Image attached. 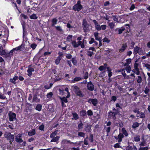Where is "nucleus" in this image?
<instances>
[{"label":"nucleus","instance_id":"42","mask_svg":"<svg viewBox=\"0 0 150 150\" xmlns=\"http://www.w3.org/2000/svg\"><path fill=\"white\" fill-rule=\"evenodd\" d=\"M30 18L31 19H37L38 17L37 16L36 14H33L30 16Z\"/></svg>","mask_w":150,"mask_h":150},{"label":"nucleus","instance_id":"27","mask_svg":"<svg viewBox=\"0 0 150 150\" xmlns=\"http://www.w3.org/2000/svg\"><path fill=\"white\" fill-rule=\"evenodd\" d=\"M70 143H71V142L66 139L63 140L61 142L62 144H65L68 143L70 144Z\"/></svg>","mask_w":150,"mask_h":150},{"label":"nucleus","instance_id":"9","mask_svg":"<svg viewBox=\"0 0 150 150\" xmlns=\"http://www.w3.org/2000/svg\"><path fill=\"white\" fill-rule=\"evenodd\" d=\"M60 98L61 100V104L62 106L63 107H65L66 105L64 103H67L68 102L67 99L65 97L63 98L60 97Z\"/></svg>","mask_w":150,"mask_h":150},{"label":"nucleus","instance_id":"2","mask_svg":"<svg viewBox=\"0 0 150 150\" xmlns=\"http://www.w3.org/2000/svg\"><path fill=\"white\" fill-rule=\"evenodd\" d=\"M81 4V1L80 0H78L77 4L73 6V10L77 11H79L81 10L83 8V6Z\"/></svg>","mask_w":150,"mask_h":150},{"label":"nucleus","instance_id":"37","mask_svg":"<svg viewBox=\"0 0 150 150\" xmlns=\"http://www.w3.org/2000/svg\"><path fill=\"white\" fill-rule=\"evenodd\" d=\"M108 25L109 26L110 28L111 29H112L115 26V24L112 22L108 23Z\"/></svg>","mask_w":150,"mask_h":150},{"label":"nucleus","instance_id":"58","mask_svg":"<svg viewBox=\"0 0 150 150\" xmlns=\"http://www.w3.org/2000/svg\"><path fill=\"white\" fill-rule=\"evenodd\" d=\"M144 66L146 68L148 71L150 70V65L147 64H145Z\"/></svg>","mask_w":150,"mask_h":150},{"label":"nucleus","instance_id":"14","mask_svg":"<svg viewBox=\"0 0 150 150\" xmlns=\"http://www.w3.org/2000/svg\"><path fill=\"white\" fill-rule=\"evenodd\" d=\"M18 79V77L17 76H15L13 79H10L9 81L13 84H15L16 82V81Z\"/></svg>","mask_w":150,"mask_h":150},{"label":"nucleus","instance_id":"5","mask_svg":"<svg viewBox=\"0 0 150 150\" xmlns=\"http://www.w3.org/2000/svg\"><path fill=\"white\" fill-rule=\"evenodd\" d=\"M125 30V28L122 27L121 28H117L115 29L114 30L117 34H120Z\"/></svg>","mask_w":150,"mask_h":150},{"label":"nucleus","instance_id":"59","mask_svg":"<svg viewBox=\"0 0 150 150\" xmlns=\"http://www.w3.org/2000/svg\"><path fill=\"white\" fill-rule=\"evenodd\" d=\"M110 41V40L106 38H105L103 39V42H106L107 43H109Z\"/></svg>","mask_w":150,"mask_h":150},{"label":"nucleus","instance_id":"43","mask_svg":"<svg viewBox=\"0 0 150 150\" xmlns=\"http://www.w3.org/2000/svg\"><path fill=\"white\" fill-rule=\"evenodd\" d=\"M137 60L135 61V63L134 65V68L135 69H139L138 67L139 64L138 63H137Z\"/></svg>","mask_w":150,"mask_h":150},{"label":"nucleus","instance_id":"18","mask_svg":"<svg viewBox=\"0 0 150 150\" xmlns=\"http://www.w3.org/2000/svg\"><path fill=\"white\" fill-rule=\"evenodd\" d=\"M127 47V45L126 44H124L122 45L121 48L119 50V52H122L124 51Z\"/></svg>","mask_w":150,"mask_h":150},{"label":"nucleus","instance_id":"55","mask_svg":"<svg viewBox=\"0 0 150 150\" xmlns=\"http://www.w3.org/2000/svg\"><path fill=\"white\" fill-rule=\"evenodd\" d=\"M71 61H72V62L73 64H74V65H76V64H77V61L74 58H72Z\"/></svg>","mask_w":150,"mask_h":150},{"label":"nucleus","instance_id":"38","mask_svg":"<svg viewBox=\"0 0 150 150\" xmlns=\"http://www.w3.org/2000/svg\"><path fill=\"white\" fill-rule=\"evenodd\" d=\"M23 38H24V37L26 35L27 32L26 31V29L25 28L24 26H23Z\"/></svg>","mask_w":150,"mask_h":150},{"label":"nucleus","instance_id":"47","mask_svg":"<svg viewBox=\"0 0 150 150\" xmlns=\"http://www.w3.org/2000/svg\"><path fill=\"white\" fill-rule=\"evenodd\" d=\"M44 125L43 124H42L39 127V129L41 130L44 131Z\"/></svg>","mask_w":150,"mask_h":150},{"label":"nucleus","instance_id":"15","mask_svg":"<svg viewBox=\"0 0 150 150\" xmlns=\"http://www.w3.org/2000/svg\"><path fill=\"white\" fill-rule=\"evenodd\" d=\"M40 101V99L38 98L37 96L35 95L33 96L32 100L33 102L39 103Z\"/></svg>","mask_w":150,"mask_h":150},{"label":"nucleus","instance_id":"36","mask_svg":"<svg viewBox=\"0 0 150 150\" xmlns=\"http://www.w3.org/2000/svg\"><path fill=\"white\" fill-rule=\"evenodd\" d=\"M24 46V45H23V44H22L20 46H18L15 49H13V50H16L17 51L19 50H21V48H22V47H23Z\"/></svg>","mask_w":150,"mask_h":150},{"label":"nucleus","instance_id":"8","mask_svg":"<svg viewBox=\"0 0 150 150\" xmlns=\"http://www.w3.org/2000/svg\"><path fill=\"white\" fill-rule=\"evenodd\" d=\"M88 102L89 103H92L94 106H96L98 103V100L96 98L89 99Z\"/></svg>","mask_w":150,"mask_h":150},{"label":"nucleus","instance_id":"46","mask_svg":"<svg viewBox=\"0 0 150 150\" xmlns=\"http://www.w3.org/2000/svg\"><path fill=\"white\" fill-rule=\"evenodd\" d=\"M87 113L88 115V116H91L93 115V112L91 110H88L87 111Z\"/></svg>","mask_w":150,"mask_h":150},{"label":"nucleus","instance_id":"53","mask_svg":"<svg viewBox=\"0 0 150 150\" xmlns=\"http://www.w3.org/2000/svg\"><path fill=\"white\" fill-rule=\"evenodd\" d=\"M37 46V45L36 44L33 43L30 45V47L32 48L33 50H34L35 49Z\"/></svg>","mask_w":150,"mask_h":150},{"label":"nucleus","instance_id":"54","mask_svg":"<svg viewBox=\"0 0 150 150\" xmlns=\"http://www.w3.org/2000/svg\"><path fill=\"white\" fill-rule=\"evenodd\" d=\"M149 91V89L147 87H146L144 90V93L145 94H148Z\"/></svg>","mask_w":150,"mask_h":150},{"label":"nucleus","instance_id":"41","mask_svg":"<svg viewBox=\"0 0 150 150\" xmlns=\"http://www.w3.org/2000/svg\"><path fill=\"white\" fill-rule=\"evenodd\" d=\"M142 78L141 76H137V82L138 83H140L142 82Z\"/></svg>","mask_w":150,"mask_h":150},{"label":"nucleus","instance_id":"34","mask_svg":"<svg viewBox=\"0 0 150 150\" xmlns=\"http://www.w3.org/2000/svg\"><path fill=\"white\" fill-rule=\"evenodd\" d=\"M61 58V57H57L55 61V63L57 65H58L59 64Z\"/></svg>","mask_w":150,"mask_h":150},{"label":"nucleus","instance_id":"21","mask_svg":"<svg viewBox=\"0 0 150 150\" xmlns=\"http://www.w3.org/2000/svg\"><path fill=\"white\" fill-rule=\"evenodd\" d=\"M85 130L86 132H89L91 131V127L89 125H87L85 126Z\"/></svg>","mask_w":150,"mask_h":150},{"label":"nucleus","instance_id":"40","mask_svg":"<svg viewBox=\"0 0 150 150\" xmlns=\"http://www.w3.org/2000/svg\"><path fill=\"white\" fill-rule=\"evenodd\" d=\"M53 95V93L52 92H50L49 93H48L47 95V98H49V99H51L52 98V96Z\"/></svg>","mask_w":150,"mask_h":150},{"label":"nucleus","instance_id":"33","mask_svg":"<svg viewBox=\"0 0 150 150\" xmlns=\"http://www.w3.org/2000/svg\"><path fill=\"white\" fill-rule=\"evenodd\" d=\"M57 132L56 131L52 132L50 135V137L52 139L55 137V136L57 135Z\"/></svg>","mask_w":150,"mask_h":150},{"label":"nucleus","instance_id":"30","mask_svg":"<svg viewBox=\"0 0 150 150\" xmlns=\"http://www.w3.org/2000/svg\"><path fill=\"white\" fill-rule=\"evenodd\" d=\"M78 137H84L85 135V134L82 132H79L78 134Z\"/></svg>","mask_w":150,"mask_h":150},{"label":"nucleus","instance_id":"10","mask_svg":"<svg viewBox=\"0 0 150 150\" xmlns=\"http://www.w3.org/2000/svg\"><path fill=\"white\" fill-rule=\"evenodd\" d=\"M124 137V135L123 134L120 133L117 137H115V138L117 140H118L119 142H120L122 141V138Z\"/></svg>","mask_w":150,"mask_h":150},{"label":"nucleus","instance_id":"52","mask_svg":"<svg viewBox=\"0 0 150 150\" xmlns=\"http://www.w3.org/2000/svg\"><path fill=\"white\" fill-rule=\"evenodd\" d=\"M89 140L91 142H93V134H91L89 138Z\"/></svg>","mask_w":150,"mask_h":150},{"label":"nucleus","instance_id":"24","mask_svg":"<svg viewBox=\"0 0 150 150\" xmlns=\"http://www.w3.org/2000/svg\"><path fill=\"white\" fill-rule=\"evenodd\" d=\"M42 107V106L41 104H38L37 105L35 108V109L39 111H40L41 110Z\"/></svg>","mask_w":150,"mask_h":150},{"label":"nucleus","instance_id":"39","mask_svg":"<svg viewBox=\"0 0 150 150\" xmlns=\"http://www.w3.org/2000/svg\"><path fill=\"white\" fill-rule=\"evenodd\" d=\"M52 85H53V84L52 83H50V84L49 85H45L44 86V87L45 89H48L52 87Z\"/></svg>","mask_w":150,"mask_h":150},{"label":"nucleus","instance_id":"28","mask_svg":"<svg viewBox=\"0 0 150 150\" xmlns=\"http://www.w3.org/2000/svg\"><path fill=\"white\" fill-rule=\"evenodd\" d=\"M76 95L79 96L80 97H83L84 96V95L82 93V92L81 90L79 91V92L76 93Z\"/></svg>","mask_w":150,"mask_h":150},{"label":"nucleus","instance_id":"63","mask_svg":"<svg viewBox=\"0 0 150 150\" xmlns=\"http://www.w3.org/2000/svg\"><path fill=\"white\" fill-rule=\"evenodd\" d=\"M98 69L100 71L105 70V69L103 67V66H100L98 68Z\"/></svg>","mask_w":150,"mask_h":150},{"label":"nucleus","instance_id":"11","mask_svg":"<svg viewBox=\"0 0 150 150\" xmlns=\"http://www.w3.org/2000/svg\"><path fill=\"white\" fill-rule=\"evenodd\" d=\"M93 22L95 24L96 29L98 31L100 30V25H98L97 21L95 20H93Z\"/></svg>","mask_w":150,"mask_h":150},{"label":"nucleus","instance_id":"49","mask_svg":"<svg viewBox=\"0 0 150 150\" xmlns=\"http://www.w3.org/2000/svg\"><path fill=\"white\" fill-rule=\"evenodd\" d=\"M6 53L5 50H2L0 51V54L1 56L5 55Z\"/></svg>","mask_w":150,"mask_h":150},{"label":"nucleus","instance_id":"1","mask_svg":"<svg viewBox=\"0 0 150 150\" xmlns=\"http://www.w3.org/2000/svg\"><path fill=\"white\" fill-rule=\"evenodd\" d=\"M82 26L83 30L85 32L89 31L90 25L88 23L87 21L85 19L83 20Z\"/></svg>","mask_w":150,"mask_h":150},{"label":"nucleus","instance_id":"29","mask_svg":"<svg viewBox=\"0 0 150 150\" xmlns=\"http://www.w3.org/2000/svg\"><path fill=\"white\" fill-rule=\"evenodd\" d=\"M73 117L74 118L73 119L77 120L79 118V116L78 114L76 112L73 113H72Z\"/></svg>","mask_w":150,"mask_h":150},{"label":"nucleus","instance_id":"62","mask_svg":"<svg viewBox=\"0 0 150 150\" xmlns=\"http://www.w3.org/2000/svg\"><path fill=\"white\" fill-rule=\"evenodd\" d=\"M105 71L101 72L99 74V76L100 77H103L105 76Z\"/></svg>","mask_w":150,"mask_h":150},{"label":"nucleus","instance_id":"23","mask_svg":"<svg viewBox=\"0 0 150 150\" xmlns=\"http://www.w3.org/2000/svg\"><path fill=\"white\" fill-rule=\"evenodd\" d=\"M58 21L57 19L56 18H53L52 21V26H54L55 24H56Z\"/></svg>","mask_w":150,"mask_h":150},{"label":"nucleus","instance_id":"32","mask_svg":"<svg viewBox=\"0 0 150 150\" xmlns=\"http://www.w3.org/2000/svg\"><path fill=\"white\" fill-rule=\"evenodd\" d=\"M139 124L137 122L134 123L132 126V127L133 129H135L139 127Z\"/></svg>","mask_w":150,"mask_h":150},{"label":"nucleus","instance_id":"61","mask_svg":"<svg viewBox=\"0 0 150 150\" xmlns=\"http://www.w3.org/2000/svg\"><path fill=\"white\" fill-rule=\"evenodd\" d=\"M88 77V73L86 72L85 73L84 75V78L85 79H86Z\"/></svg>","mask_w":150,"mask_h":150},{"label":"nucleus","instance_id":"20","mask_svg":"<svg viewBox=\"0 0 150 150\" xmlns=\"http://www.w3.org/2000/svg\"><path fill=\"white\" fill-rule=\"evenodd\" d=\"M141 50V49L138 46H137L135 47L134 49L133 53L134 54H137L139 50Z\"/></svg>","mask_w":150,"mask_h":150},{"label":"nucleus","instance_id":"57","mask_svg":"<svg viewBox=\"0 0 150 150\" xmlns=\"http://www.w3.org/2000/svg\"><path fill=\"white\" fill-rule=\"evenodd\" d=\"M106 25H102L101 26L100 25V30L102 29V30H105L106 28Z\"/></svg>","mask_w":150,"mask_h":150},{"label":"nucleus","instance_id":"45","mask_svg":"<svg viewBox=\"0 0 150 150\" xmlns=\"http://www.w3.org/2000/svg\"><path fill=\"white\" fill-rule=\"evenodd\" d=\"M93 54L94 53L90 51H87V55L91 57Z\"/></svg>","mask_w":150,"mask_h":150},{"label":"nucleus","instance_id":"7","mask_svg":"<svg viewBox=\"0 0 150 150\" xmlns=\"http://www.w3.org/2000/svg\"><path fill=\"white\" fill-rule=\"evenodd\" d=\"M22 135L21 134H18L15 138L16 141L18 143H20L23 142V140L21 138Z\"/></svg>","mask_w":150,"mask_h":150},{"label":"nucleus","instance_id":"26","mask_svg":"<svg viewBox=\"0 0 150 150\" xmlns=\"http://www.w3.org/2000/svg\"><path fill=\"white\" fill-rule=\"evenodd\" d=\"M125 69L127 73H129L131 70V68L130 66L128 65L125 68Z\"/></svg>","mask_w":150,"mask_h":150},{"label":"nucleus","instance_id":"4","mask_svg":"<svg viewBox=\"0 0 150 150\" xmlns=\"http://www.w3.org/2000/svg\"><path fill=\"white\" fill-rule=\"evenodd\" d=\"M8 115L10 121H12L16 119V114L14 112L10 111L8 113Z\"/></svg>","mask_w":150,"mask_h":150},{"label":"nucleus","instance_id":"35","mask_svg":"<svg viewBox=\"0 0 150 150\" xmlns=\"http://www.w3.org/2000/svg\"><path fill=\"white\" fill-rule=\"evenodd\" d=\"M122 131L123 133V134L126 137H127L128 135L127 133V132L125 129L124 128H122Z\"/></svg>","mask_w":150,"mask_h":150},{"label":"nucleus","instance_id":"50","mask_svg":"<svg viewBox=\"0 0 150 150\" xmlns=\"http://www.w3.org/2000/svg\"><path fill=\"white\" fill-rule=\"evenodd\" d=\"M83 124L82 122L79 124L78 126V129L79 130H80L82 128Z\"/></svg>","mask_w":150,"mask_h":150},{"label":"nucleus","instance_id":"19","mask_svg":"<svg viewBox=\"0 0 150 150\" xmlns=\"http://www.w3.org/2000/svg\"><path fill=\"white\" fill-rule=\"evenodd\" d=\"M82 78L80 77H76L74 78L72 80L71 82L73 83H75L81 80Z\"/></svg>","mask_w":150,"mask_h":150},{"label":"nucleus","instance_id":"3","mask_svg":"<svg viewBox=\"0 0 150 150\" xmlns=\"http://www.w3.org/2000/svg\"><path fill=\"white\" fill-rule=\"evenodd\" d=\"M4 136L5 138H7L10 141L11 144L12 142L13 141L14 136V135L11 134L10 132H5Z\"/></svg>","mask_w":150,"mask_h":150},{"label":"nucleus","instance_id":"56","mask_svg":"<svg viewBox=\"0 0 150 150\" xmlns=\"http://www.w3.org/2000/svg\"><path fill=\"white\" fill-rule=\"evenodd\" d=\"M122 74L124 78H125L127 76L126 74L125 73V69H122Z\"/></svg>","mask_w":150,"mask_h":150},{"label":"nucleus","instance_id":"17","mask_svg":"<svg viewBox=\"0 0 150 150\" xmlns=\"http://www.w3.org/2000/svg\"><path fill=\"white\" fill-rule=\"evenodd\" d=\"M72 87L73 88L76 93L80 90L79 88L77 86H73Z\"/></svg>","mask_w":150,"mask_h":150},{"label":"nucleus","instance_id":"60","mask_svg":"<svg viewBox=\"0 0 150 150\" xmlns=\"http://www.w3.org/2000/svg\"><path fill=\"white\" fill-rule=\"evenodd\" d=\"M141 118H144L145 117V114L144 112H141V113L139 115V116Z\"/></svg>","mask_w":150,"mask_h":150},{"label":"nucleus","instance_id":"51","mask_svg":"<svg viewBox=\"0 0 150 150\" xmlns=\"http://www.w3.org/2000/svg\"><path fill=\"white\" fill-rule=\"evenodd\" d=\"M55 28H56V29L59 31L60 32H61L62 31V29L61 27L60 26H55Z\"/></svg>","mask_w":150,"mask_h":150},{"label":"nucleus","instance_id":"13","mask_svg":"<svg viewBox=\"0 0 150 150\" xmlns=\"http://www.w3.org/2000/svg\"><path fill=\"white\" fill-rule=\"evenodd\" d=\"M34 71V69L33 68L30 67L28 68L27 70V72L28 73V75L29 76H31L32 74V72Z\"/></svg>","mask_w":150,"mask_h":150},{"label":"nucleus","instance_id":"44","mask_svg":"<svg viewBox=\"0 0 150 150\" xmlns=\"http://www.w3.org/2000/svg\"><path fill=\"white\" fill-rule=\"evenodd\" d=\"M0 99L3 100H5L6 99V98L4 95V94L0 93Z\"/></svg>","mask_w":150,"mask_h":150},{"label":"nucleus","instance_id":"6","mask_svg":"<svg viewBox=\"0 0 150 150\" xmlns=\"http://www.w3.org/2000/svg\"><path fill=\"white\" fill-rule=\"evenodd\" d=\"M87 87L88 89L90 91H93L94 90V85L91 81L88 83Z\"/></svg>","mask_w":150,"mask_h":150},{"label":"nucleus","instance_id":"31","mask_svg":"<svg viewBox=\"0 0 150 150\" xmlns=\"http://www.w3.org/2000/svg\"><path fill=\"white\" fill-rule=\"evenodd\" d=\"M71 44L74 47L77 48L78 47V45H77V43L76 41L74 40L73 41L71 42Z\"/></svg>","mask_w":150,"mask_h":150},{"label":"nucleus","instance_id":"48","mask_svg":"<svg viewBox=\"0 0 150 150\" xmlns=\"http://www.w3.org/2000/svg\"><path fill=\"white\" fill-rule=\"evenodd\" d=\"M134 141L135 142H138L140 141V137L139 135H138L136 137H134Z\"/></svg>","mask_w":150,"mask_h":150},{"label":"nucleus","instance_id":"22","mask_svg":"<svg viewBox=\"0 0 150 150\" xmlns=\"http://www.w3.org/2000/svg\"><path fill=\"white\" fill-rule=\"evenodd\" d=\"M59 137L58 136H56L55 137L52 138V139L51 140L50 142H56L58 141L59 139Z\"/></svg>","mask_w":150,"mask_h":150},{"label":"nucleus","instance_id":"12","mask_svg":"<svg viewBox=\"0 0 150 150\" xmlns=\"http://www.w3.org/2000/svg\"><path fill=\"white\" fill-rule=\"evenodd\" d=\"M109 117H112L114 120L116 119L115 115L117 114L116 112L110 111L109 112Z\"/></svg>","mask_w":150,"mask_h":150},{"label":"nucleus","instance_id":"25","mask_svg":"<svg viewBox=\"0 0 150 150\" xmlns=\"http://www.w3.org/2000/svg\"><path fill=\"white\" fill-rule=\"evenodd\" d=\"M80 115L81 116L84 117L86 115V113L85 110H83L80 112Z\"/></svg>","mask_w":150,"mask_h":150},{"label":"nucleus","instance_id":"64","mask_svg":"<svg viewBox=\"0 0 150 150\" xmlns=\"http://www.w3.org/2000/svg\"><path fill=\"white\" fill-rule=\"evenodd\" d=\"M126 150H133L132 147L131 146H129L126 148Z\"/></svg>","mask_w":150,"mask_h":150},{"label":"nucleus","instance_id":"16","mask_svg":"<svg viewBox=\"0 0 150 150\" xmlns=\"http://www.w3.org/2000/svg\"><path fill=\"white\" fill-rule=\"evenodd\" d=\"M35 129H32L28 132V135L30 136H31L35 135Z\"/></svg>","mask_w":150,"mask_h":150}]
</instances>
